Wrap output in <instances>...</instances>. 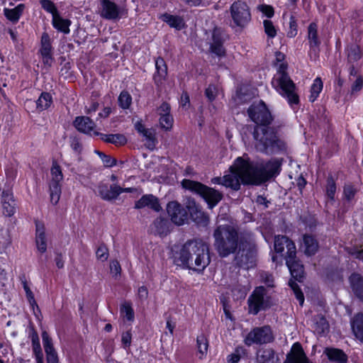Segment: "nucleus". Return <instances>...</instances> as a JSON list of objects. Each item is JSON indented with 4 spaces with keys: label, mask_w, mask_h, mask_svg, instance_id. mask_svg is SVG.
I'll return each mask as SVG.
<instances>
[{
    "label": "nucleus",
    "mask_w": 363,
    "mask_h": 363,
    "mask_svg": "<svg viewBox=\"0 0 363 363\" xmlns=\"http://www.w3.org/2000/svg\"><path fill=\"white\" fill-rule=\"evenodd\" d=\"M247 113L255 124L252 135L256 141V146L261 152L272 155L286 150L285 141L279 136L278 128L270 126L274 116L264 101L259 100L258 103L252 104Z\"/></svg>",
    "instance_id": "1"
},
{
    "label": "nucleus",
    "mask_w": 363,
    "mask_h": 363,
    "mask_svg": "<svg viewBox=\"0 0 363 363\" xmlns=\"http://www.w3.org/2000/svg\"><path fill=\"white\" fill-rule=\"evenodd\" d=\"M174 262L184 269L202 272L210 263L208 245L201 239L188 240L182 246Z\"/></svg>",
    "instance_id": "2"
},
{
    "label": "nucleus",
    "mask_w": 363,
    "mask_h": 363,
    "mask_svg": "<svg viewBox=\"0 0 363 363\" xmlns=\"http://www.w3.org/2000/svg\"><path fill=\"white\" fill-rule=\"evenodd\" d=\"M214 247L221 257H227L241 249L245 241L239 237V233L234 226L225 224L218 225L213 232Z\"/></svg>",
    "instance_id": "3"
},
{
    "label": "nucleus",
    "mask_w": 363,
    "mask_h": 363,
    "mask_svg": "<svg viewBox=\"0 0 363 363\" xmlns=\"http://www.w3.org/2000/svg\"><path fill=\"white\" fill-rule=\"evenodd\" d=\"M259 167L250 157H238L230 167V173L243 185H260Z\"/></svg>",
    "instance_id": "4"
},
{
    "label": "nucleus",
    "mask_w": 363,
    "mask_h": 363,
    "mask_svg": "<svg viewBox=\"0 0 363 363\" xmlns=\"http://www.w3.org/2000/svg\"><path fill=\"white\" fill-rule=\"evenodd\" d=\"M182 187L195 194L201 196L207 203L208 208H213L223 199V194L206 184L189 179L182 181Z\"/></svg>",
    "instance_id": "5"
},
{
    "label": "nucleus",
    "mask_w": 363,
    "mask_h": 363,
    "mask_svg": "<svg viewBox=\"0 0 363 363\" xmlns=\"http://www.w3.org/2000/svg\"><path fill=\"white\" fill-rule=\"evenodd\" d=\"M272 85L276 91L286 100L291 108L300 104L298 88L290 76L273 77Z\"/></svg>",
    "instance_id": "6"
},
{
    "label": "nucleus",
    "mask_w": 363,
    "mask_h": 363,
    "mask_svg": "<svg viewBox=\"0 0 363 363\" xmlns=\"http://www.w3.org/2000/svg\"><path fill=\"white\" fill-rule=\"evenodd\" d=\"M247 313L257 315L262 311L269 310L274 305L272 298L267 294V289L263 286H256L247 301Z\"/></svg>",
    "instance_id": "7"
},
{
    "label": "nucleus",
    "mask_w": 363,
    "mask_h": 363,
    "mask_svg": "<svg viewBox=\"0 0 363 363\" xmlns=\"http://www.w3.org/2000/svg\"><path fill=\"white\" fill-rule=\"evenodd\" d=\"M245 343L247 346L253 344L265 345L274 341V335L272 328L269 325L252 328L245 338Z\"/></svg>",
    "instance_id": "8"
},
{
    "label": "nucleus",
    "mask_w": 363,
    "mask_h": 363,
    "mask_svg": "<svg viewBox=\"0 0 363 363\" xmlns=\"http://www.w3.org/2000/svg\"><path fill=\"white\" fill-rule=\"evenodd\" d=\"M230 11L233 23L235 26L245 28L251 21V13L247 4L241 1L233 2Z\"/></svg>",
    "instance_id": "9"
},
{
    "label": "nucleus",
    "mask_w": 363,
    "mask_h": 363,
    "mask_svg": "<svg viewBox=\"0 0 363 363\" xmlns=\"http://www.w3.org/2000/svg\"><path fill=\"white\" fill-rule=\"evenodd\" d=\"M282 158H272L259 167L260 184L277 177L281 171Z\"/></svg>",
    "instance_id": "10"
},
{
    "label": "nucleus",
    "mask_w": 363,
    "mask_h": 363,
    "mask_svg": "<svg viewBox=\"0 0 363 363\" xmlns=\"http://www.w3.org/2000/svg\"><path fill=\"white\" fill-rule=\"evenodd\" d=\"M133 187L123 188L118 184H113L108 185L106 183H99L98 185V192L99 196L104 201H110L115 200L123 192L133 193L135 191Z\"/></svg>",
    "instance_id": "11"
},
{
    "label": "nucleus",
    "mask_w": 363,
    "mask_h": 363,
    "mask_svg": "<svg viewBox=\"0 0 363 363\" xmlns=\"http://www.w3.org/2000/svg\"><path fill=\"white\" fill-rule=\"evenodd\" d=\"M53 50L51 38L47 32H43L40 38L38 53L41 57L43 64L47 67H51L55 61Z\"/></svg>",
    "instance_id": "12"
},
{
    "label": "nucleus",
    "mask_w": 363,
    "mask_h": 363,
    "mask_svg": "<svg viewBox=\"0 0 363 363\" xmlns=\"http://www.w3.org/2000/svg\"><path fill=\"white\" fill-rule=\"evenodd\" d=\"M209 50L210 52L218 57L225 56L226 50L224 43L226 40L224 31L218 27H215L211 33Z\"/></svg>",
    "instance_id": "13"
},
{
    "label": "nucleus",
    "mask_w": 363,
    "mask_h": 363,
    "mask_svg": "<svg viewBox=\"0 0 363 363\" xmlns=\"http://www.w3.org/2000/svg\"><path fill=\"white\" fill-rule=\"evenodd\" d=\"M167 212L172 223L182 225L188 220V212L181 203L177 201H169L167 205Z\"/></svg>",
    "instance_id": "14"
},
{
    "label": "nucleus",
    "mask_w": 363,
    "mask_h": 363,
    "mask_svg": "<svg viewBox=\"0 0 363 363\" xmlns=\"http://www.w3.org/2000/svg\"><path fill=\"white\" fill-rule=\"evenodd\" d=\"M186 208L188 217L197 225H206L209 222L208 215L202 210L201 206L194 199L188 200Z\"/></svg>",
    "instance_id": "15"
},
{
    "label": "nucleus",
    "mask_w": 363,
    "mask_h": 363,
    "mask_svg": "<svg viewBox=\"0 0 363 363\" xmlns=\"http://www.w3.org/2000/svg\"><path fill=\"white\" fill-rule=\"evenodd\" d=\"M285 260L291 277L298 282H302L304 278V267L296 257V250L294 255H286Z\"/></svg>",
    "instance_id": "16"
},
{
    "label": "nucleus",
    "mask_w": 363,
    "mask_h": 363,
    "mask_svg": "<svg viewBox=\"0 0 363 363\" xmlns=\"http://www.w3.org/2000/svg\"><path fill=\"white\" fill-rule=\"evenodd\" d=\"M284 363H313L307 357L302 345L299 342H294L290 351L286 354Z\"/></svg>",
    "instance_id": "17"
},
{
    "label": "nucleus",
    "mask_w": 363,
    "mask_h": 363,
    "mask_svg": "<svg viewBox=\"0 0 363 363\" xmlns=\"http://www.w3.org/2000/svg\"><path fill=\"white\" fill-rule=\"evenodd\" d=\"M348 283L354 298L363 303V275L357 272H352Z\"/></svg>",
    "instance_id": "18"
},
{
    "label": "nucleus",
    "mask_w": 363,
    "mask_h": 363,
    "mask_svg": "<svg viewBox=\"0 0 363 363\" xmlns=\"http://www.w3.org/2000/svg\"><path fill=\"white\" fill-rule=\"evenodd\" d=\"M34 223L35 226V246L38 251L43 255L46 252L48 248L45 223L38 219H35Z\"/></svg>",
    "instance_id": "19"
},
{
    "label": "nucleus",
    "mask_w": 363,
    "mask_h": 363,
    "mask_svg": "<svg viewBox=\"0 0 363 363\" xmlns=\"http://www.w3.org/2000/svg\"><path fill=\"white\" fill-rule=\"evenodd\" d=\"M286 248V255H294L296 250L294 242L286 235H278L274 236V250L277 253H282Z\"/></svg>",
    "instance_id": "20"
},
{
    "label": "nucleus",
    "mask_w": 363,
    "mask_h": 363,
    "mask_svg": "<svg viewBox=\"0 0 363 363\" xmlns=\"http://www.w3.org/2000/svg\"><path fill=\"white\" fill-rule=\"evenodd\" d=\"M167 65L164 59L159 56L155 59V72L153 74L152 79L157 89L161 88L167 77Z\"/></svg>",
    "instance_id": "21"
},
{
    "label": "nucleus",
    "mask_w": 363,
    "mask_h": 363,
    "mask_svg": "<svg viewBox=\"0 0 363 363\" xmlns=\"http://www.w3.org/2000/svg\"><path fill=\"white\" fill-rule=\"evenodd\" d=\"M100 16L107 20H116L120 18V7L111 0H100Z\"/></svg>",
    "instance_id": "22"
},
{
    "label": "nucleus",
    "mask_w": 363,
    "mask_h": 363,
    "mask_svg": "<svg viewBox=\"0 0 363 363\" xmlns=\"http://www.w3.org/2000/svg\"><path fill=\"white\" fill-rule=\"evenodd\" d=\"M73 125L79 132L94 137L93 132L95 131L94 129L96 124L90 117L77 116L73 121Z\"/></svg>",
    "instance_id": "23"
},
{
    "label": "nucleus",
    "mask_w": 363,
    "mask_h": 363,
    "mask_svg": "<svg viewBox=\"0 0 363 363\" xmlns=\"http://www.w3.org/2000/svg\"><path fill=\"white\" fill-rule=\"evenodd\" d=\"M147 207L155 212H160L162 207L159 199L153 194H144L140 199L135 202V209H142Z\"/></svg>",
    "instance_id": "24"
},
{
    "label": "nucleus",
    "mask_w": 363,
    "mask_h": 363,
    "mask_svg": "<svg viewBox=\"0 0 363 363\" xmlns=\"http://www.w3.org/2000/svg\"><path fill=\"white\" fill-rule=\"evenodd\" d=\"M307 39L310 51L318 54L320 52L321 40L318 36V24L315 22H311L308 26Z\"/></svg>",
    "instance_id": "25"
},
{
    "label": "nucleus",
    "mask_w": 363,
    "mask_h": 363,
    "mask_svg": "<svg viewBox=\"0 0 363 363\" xmlns=\"http://www.w3.org/2000/svg\"><path fill=\"white\" fill-rule=\"evenodd\" d=\"M301 247L304 254L308 257L315 255L319 250V242L315 235L303 234Z\"/></svg>",
    "instance_id": "26"
},
{
    "label": "nucleus",
    "mask_w": 363,
    "mask_h": 363,
    "mask_svg": "<svg viewBox=\"0 0 363 363\" xmlns=\"http://www.w3.org/2000/svg\"><path fill=\"white\" fill-rule=\"evenodd\" d=\"M323 354L327 357L329 362L332 363H347V354L340 348L327 347L324 349Z\"/></svg>",
    "instance_id": "27"
},
{
    "label": "nucleus",
    "mask_w": 363,
    "mask_h": 363,
    "mask_svg": "<svg viewBox=\"0 0 363 363\" xmlns=\"http://www.w3.org/2000/svg\"><path fill=\"white\" fill-rule=\"evenodd\" d=\"M351 330L354 338L363 344V313L358 312L350 320Z\"/></svg>",
    "instance_id": "28"
},
{
    "label": "nucleus",
    "mask_w": 363,
    "mask_h": 363,
    "mask_svg": "<svg viewBox=\"0 0 363 363\" xmlns=\"http://www.w3.org/2000/svg\"><path fill=\"white\" fill-rule=\"evenodd\" d=\"M94 136H99L100 139L106 143L113 144L117 147L125 145L128 140L126 137L121 133H116V134H105L100 133L99 131L93 132Z\"/></svg>",
    "instance_id": "29"
},
{
    "label": "nucleus",
    "mask_w": 363,
    "mask_h": 363,
    "mask_svg": "<svg viewBox=\"0 0 363 363\" xmlns=\"http://www.w3.org/2000/svg\"><path fill=\"white\" fill-rule=\"evenodd\" d=\"M358 188L353 184H346L343 186L342 201L344 206H353L356 203L355 196L358 192Z\"/></svg>",
    "instance_id": "30"
},
{
    "label": "nucleus",
    "mask_w": 363,
    "mask_h": 363,
    "mask_svg": "<svg viewBox=\"0 0 363 363\" xmlns=\"http://www.w3.org/2000/svg\"><path fill=\"white\" fill-rule=\"evenodd\" d=\"M43 345L46 354V360L58 358L57 353L53 345L52 339L46 330L41 333Z\"/></svg>",
    "instance_id": "31"
},
{
    "label": "nucleus",
    "mask_w": 363,
    "mask_h": 363,
    "mask_svg": "<svg viewBox=\"0 0 363 363\" xmlns=\"http://www.w3.org/2000/svg\"><path fill=\"white\" fill-rule=\"evenodd\" d=\"M36 110L40 113L48 110L53 105V96L50 92L42 91L35 101Z\"/></svg>",
    "instance_id": "32"
},
{
    "label": "nucleus",
    "mask_w": 363,
    "mask_h": 363,
    "mask_svg": "<svg viewBox=\"0 0 363 363\" xmlns=\"http://www.w3.org/2000/svg\"><path fill=\"white\" fill-rule=\"evenodd\" d=\"M160 19L167 23L169 27L174 28L178 30L186 27V23L182 16L172 15L168 13H164L161 15Z\"/></svg>",
    "instance_id": "33"
},
{
    "label": "nucleus",
    "mask_w": 363,
    "mask_h": 363,
    "mask_svg": "<svg viewBox=\"0 0 363 363\" xmlns=\"http://www.w3.org/2000/svg\"><path fill=\"white\" fill-rule=\"evenodd\" d=\"M28 338H30L31 341V347L33 356L43 354L40 342L38 333L34 325L31 323L29 324L28 326Z\"/></svg>",
    "instance_id": "34"
},
{
    "label": "nucleus",
    "mask_w": 363,
    "mask_h": 363,
    "mask_svg": "<svg viewBox=\"0 0 363 363\" xmlns=\"http://www.w3.org/2000/svg\"><path fill=\"white\" fill-rule=\"evenodd\" d=\"M337 178H335L332 174H329L325 180V196L331 202H334L335 199V194L337 192Z\"/></svg>",
    "instance_id": "35"
},
{
    "label": "nucleus",
    "mask_w": 363,
    "mask_h": 363,
    "mask_svg": "<svg viewBox=\"0 0 363 363\" xmlns=\"http://www.w3.org/2000/svg\"><path fill=\"white\" fill-rule=\"evenodd\" d=\"M71 24L72 21L69 19L62 18L60 13L54 16L52 19V26L64 34H69L70 33L69 26Z\"/></svg>",
    "instance_id": "36"
},
{
    "label": "nucleus",
    "mask_w": 363,
    "mask_h": 363,
    "mask_svg": "<svg viewBox=\"0 0 363 363\" xmlns=\"http://www.w3.org/2000/svg\"><path fill=\"white\" fill-rule=\"evenodd\" d=\"M25 9V4H19L13 9L5 8L4 13L5 17L13 23H17L22 16Z\"/></svg>",
    "instance_id": "37"
},
{
    "label": "nucleus",
    "mask_w": 363,
    "mask_h": 363,
    "mask_svg": "<svg viewBox=\"0 0 363 363\" xmlns=\"http://www.w3.org/2000/svg\"><path fill=\"white\" fill-rule=\"evenodd\" d=\"M258 363H280L279 357L276 355L275 350L272 348H266L257 354Z\"/></svg>",
    "instance_id": "38"
},
{
    "label": "nucleus",
    "mask_w": 363,
    "mask_h": 363,
    "mask_svg": "<svg viewBox=\"0 0 363 363\" xmlns=\"http://www.w3.org/2000/svg\"><path fill=\"white\" fill-rule=\"evenodd\" d=\"M323 89V82L320 77H315L312 84L310 86V94L308 96V101L311 103H314L320 96V94Z\"/></svg>",
    "instance_id": "39"
},
{
    "label": "nucleus",
    "mask_w": 363,
    "mask_h": 363,
    "mask_svg": "<svg viewBox=\"0 0 363 363\" xmlns=\"http://www.w3.org/2000/svg\"><path fill=\"white\" fill-rule=\"evenodd\" d=\"M62 181L51 180L49 184L50 201L53 205H57L62 193Z\"/></svg>",
    "instance_id": "40"
},
{
    "label": "nucleus",
    "mask_w": 363,
    "mask_h": 363,
    "mask_svg": "<svg viewBox=\"0 0 363 363\" xmlns=\"http://www.w3.org/2000/svg\"><path fill=\"white\" fill-rule=\"evenodd\" d=\"M247 350L243 346L235 347L234 351L226 357L227 363H239L242 358L247 357Z\"/></svg>",
    "instance_id": "41"
},
{
    "label": "nucleus",
    "mask_w": 363,
    "mask_h": 363,
    "mask_svg": "<svg viewBox=\"0 0 363 363\" xmlns=\"http://www.w3.org/2000/svg\"><path fill=\"white\" fill-rule=\"evenodd\" d=\"M313 329L315 333L320 336H325L329 332V323L325 316H319L315 321Z\"/></svg>",
    "instance_id": "42"
},
{
    "label": "nucleus",
    "mask_w": 363,
    "mask_h": 363,
    "mask_svg": "<svg viewBox=\"0 0 363 363\" xmlns=\"http://www.w3.org/2000/svg\"><path fill=\"white\" fill-rule=\"evenodd\" d=\"M208 345V340L203 333H201L196 337V347L199 359H202L206 356Z\"/></svg>",
    "instance_id": "43"
},
{
    "label": "nucleus",
    "mask_w": 363,
    "mask_h": 363,
    "mask_svg": "<svg viewBox=\"0 0 363 363\" xmlns=\"http://www.w3.org/2000/svg\"><path fill=\"white\" fill-rule=\"evenodd\" d=\"M154 226L158 235L165 236L169 233L168 219L158 217L154 220Z\"/></svg>",
    "instance_id": "44"
},
{
    "label": "nucleus",
    "mask_w": 363,
    "mask_h": 363,
    "mask_svg": "<svg viewBox=\"0 0 363 363\" xmlns=\"http://www.w3.org/2000/svg\"><path fill=\"white\" fill-rule=\"evenodd\" d=\"M118 105L123 110H128L133 104V98L130 94L125 89L122 90L118 97Z\"/></svg>",
    "instance_id": "45"
},
{
    "label": "nucleus",
    "mask_w": 363,
    "mask_h": 363,
    "mask_svg": "<svg viewBox=\"0 0 363 363\" xmlns=\"http://www.w3.org/2000/svg\"><path fill=\"white\" fill-rule=\"evenodd\" d=\"M344 270L339 267H333L326 272L327 279L333 283H342L343 281Z\"/></svg>",
    "instance_id": "46"
},
{
    "label": "nucleus",
    "mask_w": 363,
    "mask_h": 363,
    "mask_svg": "<svg viewBox=\"0 0 363 363\" xmlns=\"http://www.w3.org/2000/svg\"><path fill=\"white\" fill-rule=\"evenodd\" d=\"M121 315L129 322H133L135 320V312L133 308L132 303L125 301L121 305Z\"/></svg>",
    "instance_id": "47"
},
{
    "label": "nucleus",
    "mask_w": 363,
    "mask_h": 363,
    "mask_svg": "<svg viewBox=\"0 0 363 363\" xmlns=\"http://www.w3.org/2000/svg\"><path fill=\"white\" fill-rule=\"evenodd\" d=\"M240 182L239 179L231 174H226L223 177V186L231 188L238 191L240 189Z\"/></svg>",
    "instance_id": "48"
},
{
    "label": "nucleus",
    "mask_w": 363,
    "mask_h": 363,
    "mask_svg": "<svg viewBox=\"0 0 363 363\" xmlns=\"http://www.w3.org/2000/svg\"><path fill=\"white\" fill-rule=\"evenodd\" d=\"M362 52L361 48L358 45H352L350 46L347 55L349 62H357L362 57Z\"/></svg>",
    "instance_id": "49"
},
{
    "label": "nucleus",
    "mask_w": 363,
    "mask_h": 363,
    "mask_svg": "<svg viewBox=\"0 0 363 363\" xmlns=\"http://www.w3.org/2000/svg\"><path fill=\"white\" fill-rule=\"evenodd\" d=\"M159 122L162 129L169 131L173 127L174 118L172 114H160Z\"/></svg>",
    "instance_id": "50"
},
{
    "label": "nucleus",
    "mask_w": 363,
    "mask_h": 363,
    "mask_svg": "<svg viewBox=\"0 0 363 363\" xmlns=\"http://www.w3.org/2000/svg\"><path fill=\"white\" fill-rule=\"evenodd\" d=\"M50 174L51 180L62 181L64 179L62 168L56 160H53L52 162Z\"/></svg>",
    "instance_id": "51"
},
{
    "label": "nucleus",
    "mask_w": 363,
    "mask_h": 363,
    "mask_svg": "<svg viewBox=\"0 0 363 363\" xmlns=\"http://www.w3.org/2000/svg\"><path fill=\"white\" fill-rule=\"evenodd\" d=\"M289 286L291 287V289L293 290L294 294L299 302V304L301 306H303L304 303V295L301 289V287L298 286V284L296 282V280H289Z\"/></svg>",
    "instance_id": "52"
},
{
    "label": "nucleus",
    "mask_w": 363,
    "mask_h": 363,
    "mask_svg": "<svg viewBox=\"0 0 363 363\" xmlns=\"http://www.w3.org/2000/svg\"><path fill=\"white\" fill-rule=\"evenodd\" d=\"M39 2L41 8L46 12L52 14V18L59 13L56 5L51 0H40Z\"/></svg>",
    "instance_id": "53"
},
{
    "label": "nucleus",
    "mask_w": 363,
    "mask_h": 363,
    "mask_svg": "<svg viewBox=\"0 0 363 363\" xmlns=\"http://www.w3.org/2000/svg\"><path fill=\"white\" fill-rule=\"evenodd\" d=\"M2 204V208H3V213L6 217H11L13 216L16 212V200L11 201H3Z\"/></svg>",
    "instance_id": "54"
},
{
    "label": "nucleus",
    "mask_w": 363,
    "mask_h": 363,
    "mask_svg": "<svg viewBox=\"0 0 363 363\" xmlns=\"http://www.w3.org/2000/svg\"><path fill=\"white\" fill-rule=\"evenodd\" d=\"M298 28L297 19L295 16L291 14L289 18V28L286 31L287 37L290 38L296 37L298 33Z\"/></svg>",
    "instance_id": "55"
},
{
    "label": "nucleus",
    "mask_w": 363,
    "mask_h": 363,
    "mask_svg": "<svg viewBox=\"0 0 363 363\" xmlns=\"http://www.w3.org/2000/svg\"><path fill=\"white\" fill-rule=\"evenodd\" d=\"M70 147L78 156H80L83 151V146L81 138L79 136H71L69 138Z\"/></svg>",
    "instance_id": "56"
},
{
    "label": "nucleus",
    "mask_w": 363,
    "mask_h": 363,
    "mask_svg": "<svg viewBox=\"0 0 363 363\" xmlns=\"http://www.w3.org/2000/svg\"><path fill=\"white\" fill-rule=\"evenodd\" d=\"M109 256V250L104 242H101L96 250V257L99 260L105 262Z\"/></svg>",
    "instance_id": "57"
},
{
    "label": "nucleus",
    "mask_w": 363,
    "mask_h": 363,
    "mask_svg": "<svg viewBox=\"0 0 363 363\" xmlns=\"http://www.w3.org/2000/svg\"><path fill=\"white\" fill-rule=\"evenodd\" d=\"M204 95L209 103L213 102L218 96V87L213 84H210L204 91Z\"/></svg>",
    "instance_id": "58"
},
{
    "label": "nucleus",
    "mask_w": 363,
    "mask_h": 363,
    "mask_svg": "<svg viewBox=\"0 0 363 363\" xmlns=\"http://www.w3.org/2000/svg\"><path fill=\"white\" fill-rule=\"evenodd\" d=\"M263 26L264 32L268 38H274L277 35V30L271 20H264Z\"/></svg>",
    "instance_id": "59"
},
{
    "label": "nucleus",
    "mask_w": 363,
    "mask_h": 363,
    "mask_svg": "<svg viewBox=\"0 0 363 363\" xmlns=\"http://www.w3.org/2000/svg\"><path fill=\"white\" fill-rule=\"evenodd\" d=\"M132 331L131 329L123 332L121 335V347L124 350L130 349L132 342Z\"/></svg>",
    "instance_id": "60"
},
{
    "label": "nucleus",
    "mask_w": 363,
    "mask_h": 363,
    "mask_svg": "<svg viewBox=\"0 0 363 363\" xmlns=\"http://www.w3.org/2000/svg\"><path fill=\"white\" fill-rule=\"evenodd\" d=\"M143 136L145 138V140L147 142V148L151 150H154L157 143L155 131L151 130L147 133H145Z\"/></svg>",
    "instance_id": "61"
},
{
    "label": "nucleus",
    "mask_w": 363,
    "mask_h": 363,
    "mask_svg": "<svg viewBox=\"0 0 363 363\" xmlns=\"http://www.w3.org/2000/svg\"><path fill=\"white\" fill-rule=\"evenodd\" d=\"M110 271L113 274V277L117 278L121 276V267L119 262L117 259H113L110 262Z\"/></svg>",
    "instance_id": "62"
},
{
    "label": "nucleus",
    "mask_w": 363,
    "mask_h": 363,
    "mask_svg": "<svg viewBox=\"0 0 363 363\" xmlns=\"http://www.w3.org/2000/svg\"><path fill=\"white\" fill-rule=\"evenodd\" d=\"M363 88V77L359 75L351 86L350 92L352 94L360 91Z\"/></svg>",
    "instance_id": "63"
},
{
    "label": "nucleus",
    "mask_w": 363,
    "mask_h": 363,
    "mask_svg": "<svg viewBox=\"0 0 363 363\" xmlns=\"http://www.w3.org/2000/svg\"><path fill=\"white\" fill-rule=\"evenodd\" d=\"M288 64L286 62H281L278 65L277 74L274 76V77H288L289 76L288 72Z\"/></svg>",
    "instance_id": "64"
}]
</instances>
